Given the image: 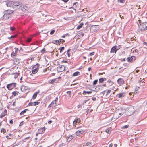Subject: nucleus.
I'll list each match as a JSON object with an SVG mask.
<instances>
[{
	"label": "nucleus",
	"instance_id": "obj_1",
	"mask_svg": "<svg viewBox=\"0 0 147 147\" xmlns=\"http://www.w3.org/2000/svg\"><path fill=\"white\" fill-rule=\"evenodd\" d=\"M138 24V30L142 31L147 30V22H140Z\"/></svg>",
	"mask_w": 147,
	"mask_h": 147
},
{
	"label": "nucleus",
	"instance_id": "obj_2",
	"mask_svg": "<svg viewBox=\"0 0 147 147\" xmlns=\"http://www.w3.org/2000/svg\"><path fill=\"white\" fill-rule=\"evenodd\" d=\"M13 12L11 10H5L4 12V14L3 16V19L5 20L8 19L12 14Z\"/></svg>",
	"mask_w": 147,
	"mask_h": 147
},
{
	"label": "nucleus",
	"instance_id": "obj_3",
	"mask_svg": "<svg viewBox=\"0 0 147 147\" xmlns=\"http://www.w3.org/2000/svg\"><path fill=\"white\" fill-rule=\"evenodd\" d=\"M123 111H125L126 115L128 116L131 115L135 112L134 108L133 107H131L125 110H123Z\"/></svg>",
	"mask_w": 147,
	"mask_h": 147
},
{
	"label": "nucleus",
	"instance_id": "obj_4",
	"mask_svg": "<svg viewBox=\"0 0 147 147\" xmlns=\"http://www.w3.org/2000/svg\"><path fill=\"white\" fill-rule=\"evenodd\" d=\"M58 99L57 98H56L49 105L48 107H53L57 106L58 104L57 100Z\"/></svg>",
	"mask_w": 147,
	"mask_h": 147
},
{
	"label": "nucleus",
	"instance_id": "obj_5",
	"mask_svg": "<svg viewBox=\"0 0 147 147\" xmlns=\"http://www.w3.org/2000/svg\"><path fill=\"white\" fill-rule=\"evenodd\" d=\"M40 65L38 64H37L34 66L32 68V72L33 74H36L38 71V67Z\"/></svg>",
	"mask_w": 147,
	"mask_h": 147
},
{
	"label": "nucleus",
	"instance_id": "obj_6",
	"mask_svg": "<svg viewBox=\"0 0 147 147\" xmlns=\"http://www.w3.org/2000/svg\"><path fill=\"white\" fill-rule=\"evenodd\" d=\"M22 4L20 2L16 1L13 2V8H19L20 7H22Z\"/></svg>",
	"mask_w": 147,
	"mask_h": 147
},
{
	"label": "nucleus",
	"instance_id": "obj_7",
	"mask_svg": "<svg viewBox=\"0 0 147 147\" xmlns=\"http://www.w3.org/2000/svg\"><path fill=\"white\" fill-rule=\"evenodd\" d=\"M16 83H11L7 84V87L9 90H11L16 86Z\"/></svg>",
	"mask_w": 147,
	"mask_h": 147
},
{
	"label": "nucleus",
	"instance_id": "obj_8",
	"mask_svg": "<svg viewBox=\"0 0 147 147\" xmlns=\"http://www.w3.org/2000/svg\"><path fill=\"white\" fill-rule=\"evenodd\" d=\"M123 110H121V113H115L113 117H115V118L116 119H117L119 117L121 116V115L123 114L124 112H125V111H123Z\"/></svg>",
	"mask_w": 147,
	"mask_h": 147
},
{
	"label": "nucleus",
	"instance_id": "obj_9",
	"mask_svg": "<svg viewBox=\"0 0 147 147\" xmlns=\"http://www.w3.org/2000/svg\"><path fill=\"white\" fill-rule=\"evenodd\" d=\"M57 69V71L59 72H62L65 70V67L64 65L58 67Z\"/></svg>",
	"mask_w": 147,
	"mask_h": 147
},
{
	"label": "nucleus",
	"instance_id": "obj_10",
	"mask_svg": "<svg viewBox=\"0 0 147 147\" xmlns=\"http://www.w3.org/2000/svg\"><path fill=\"white\" fill-rule=\"evenodd\" d=\"M98 26V25H94L91 26L90 28L91 31L92 32L96 31L98 30L96 27Z\"/></svg>",
	"mask_w": 147,
	"mask_h": 147
},
{
	"label": "nucleus",
	"instance_id": "obj_11",
	"mask_svg": "<svg viewBox=\"0 0 147 147\" xmlns=\"http://www.w3.org/2000/svg\"><path fill=\"white\" fill-rule=\"evenodd\" d=\"M136 59V57L134 56H132L129 57L127 59V61L129 62H131L133 61Z\"/></svg>",
	"mask_w": 147,
	"mask_h": 147
},
{
	"label": "nucleus",
	"instance_id": "obj_12",
	"mask_svg": "<svg viewBox=\"0 0 147 147\" xmlns=\"http://www.w3.org/2000/svg\"><path fill=\"white\" fill-rule=\"evenodd\" d=\"M6 5L8 7H12L13 8V1H10L7 2L6 3Z\"/></svg>",
	"mask_w": 147,
	"mask_h": 147
},
{
	"label": "nucleus",
	"instance_id": "obj_13",
	"mask_svg": "<svg viewBox=\"0 0 147 147\" xmlns=\"http://www.w3.org/2000/svg\"><path fill=\"white\" fill-rule=\"evenodd\" d=\"M21 90L23 92H25L28 89V87L24 86V85H22L21 87Z\"/></svg>",
	"mask_w": 147,
	"mask_h": 147
},
{
	"label": "nucleus",
	"instance_id": "obj_14",
	"mask_svg": "<svg viewBox=\"0 0 147 147\" xmlns=\"http://www.w3.org/2000/svg\"><path fill=\"white\" fill-rule=\"evenodd\" d=\"M13 60L14 63L16 65L18 64L20 62V60L17 58H15Z\"/></svg>",
	"mask_w": 147,
	"mask_h": 147
},
{
	"label": "nucleus",
	"instance_id": "obj_15",
	"mask_svg": "<svg viewBox=\"0 0 147 147\" xmlns=\"http://www.w3.org/2000/svg\"><path fill=\"white\" fill-rule=\"evenodd\" d=\"M40 102L37 101L35 102H30L28 105L29 106H36L39 104Z\"/></svg>",
	"mask_w": 147,
	"mask_h": 147
},
{
	"label": "nucleus",
	"instance_id": "obj_16",
	"mask_svg": "<svg viewBox=\"0 0 147 147\" xmlns=\"http://www.w3.org/2000/svg\"><path fill=\"white\" fill-rule=\"evenodd\" d=\"M118 84L119 85L123 84L124 83L123 80L122 78L119 79L117 81Z\"/></svg>",
	"mask_w": 147,
	"mask_h": 147
},
{
	"label": "nucleus",
	"instance_id": "obj_17",
	"mask_svg": "<svg viewBox=\"0 0 147 147\" xmlns=\"http://www.w3.org/2000/svg\"><path fill=\"white\" fill-rule=\"evenodd\" d=\"M57 79H54L52 80H50L48 82L50 84H53L55 82H57Z\"/></svg>",
	"mask_w": 147,
	"mask_h": 147
},
{
	"label": "nucleus",
	"instance_id": "obj_18",
	"mask_svg": "<svg viewBox=\"0 0 147 147\" xmlns=\"http://www.w3.org/2000/svg\"><path fill=\"white\" fill-rule=\"evenodd\" d=\"M117 50L116 49V47H113L111 49V53H116Z\"/></svg>",
	"mask_w": 147,
	"mask_h": 147
},
{
	"label": "nucleus",
	"instance_id": "obj_19",
	"mask_svg": "<svg viewBox=\"0 0 147 147\" xmlns=\"http://www.w3.org/2000/svg\"><path fill=\"white\" fill-rule=\"evenodd\" d=\"M7 114V111L5 110L3 113H2L0 115V117L2 118L3 117L5 116Z\"/></svg>",
	"mask_w": 147,
	"mask_h": 147
},
{
	"label": "nucleus",
	"instance_id": "obj_20",
	"mask_svg": "<svg viewBox=\"0 0 147 147\" xmlns=\"http://www.w3.org/2000/svg\"><path fill=\"white\" fill-rule=\"evenodd\" d=\"M74 137L72 135H70L69 136H68L67 137V141L69 142L71 139L73 138Z\"/></svg>",
	"mask_w": 147,
	"mask_h": 147
},
{
	"label": "nucleus",
	"instance_id": "obj_21",
	"mask_svg": "<svg viewBox=\"0 0 147 147\" xmlns=\"http://www.w3.org/2000/svg\"><path fill=\"white\" fill-rule=\"evenodd\" d=\"M136 37H131L129 38V42H132L133 43L134 41H136Z\"/></svg>",
	"mask_w": 147,
	"mask_h": 147
},
{
	"label": "nucleus",
	"instance_id": "obj_22",
	"mask_svg": "<svg viewBox=\"0 0 147 147\" xmlns=\"http://www.w3.org/2000/svg\"><path fill=\"white\" fill-rule=\"evenodd\" d=\"M117 96L119 98L123 97L125 96L124 93H120L117 95Z\"/></svg>",
	"mask_w": 147,
	"mask_h": 147
},
{
	"label": "nucleus",
	"instance_id": "obj_23",
	"mask_svg": "<svg viewBox=\"0 0 147 147\" xmlns=\"http://www.w3.org/2000/svg\"><path fill=\"white\" fill-rule=\"evenodd\" d=\"M38 93L39 92H36L35 93L33 96L32 98L33 99H35L37 95L38 94Z\"/></svg>",
	"mask_w": 147,
	"mask_h": 147
},
{
	"label": "nucleus",
	"instance_id": "obj_24",
	"mask_svg": "<svg viewBox=\"0 0 147 147\" xmlns=\"http://www.w3.org/2000/svg\"><path fill=\"white\" fill-rule=\"evenodd\" d=\"M39 130L40 131V133L41 134H42L45 131V129L42 128V127L40 129H39Z\"/></svg>",
	"mask_w": 147,
	"mask_h": 147
},
{
	"label": "nucleus",
	"instance_id": "obj_25",
	"mask_svg": "<svg viewBox=\"0 0 147 147\" xmlns=\"http://www.w3.org/2000/svg\"><path fill=\"white\" fill-rule=\"evenodd\" d=\"M70 51V50L69 49L67 51V52H65V53H64L65 54V55H67L69 57L70 56V54L69 53Z\"/></svg>",
	"mask_w": 147,
	"mask_h": 147
},
{
	"label": "nucleus",
	"instance_id": "obj_26",
	"mask_svg": "<svg viewBox=\"0 0 147 147\" xmlns=\"http://www.w3.org/2000/svg\"><path fill=\"white\" fill-rule=\"evenodd\" d=\"M28 8L26 6H23V7L22 8V10L23 11H25L28 10Z\"/></svg>",
	"mask_w": 147,
	"mask_h": 147
},
{
	"label": "nucleus",
	"instance_id": "obj_27",
	"mask_svg": "<svg viewBox=\"0 0 147 147\" xmlns=\"http://www.w3.org/2000/svg\"><path fill=\"white\" fill-rule=\"evenodd\" d=\"M111 90H108L106 93V97H109L110 95H109V94L110 93Z\"/></svg>",
	"mask_w": 147,
	"mask_h": 147
},
{
	"label": "nucleus",
	"instance_id": "obj_28",
	"mask_svg": "<svg viewBox=\"0 0 147 147\" xmlns=\"http://www.w3.org/2000/svg\"><path fill=\"white\" fill-rule=\"evenodd\" d=\"M28 110V109H25L23 111H22L20 113V115H23L24 113L26 112Z\"/></svg>",
	"mask_w": 147,
	"mask_h": 147
},
{
	"label": "nucleus",
	"instance_id": "obj_29",
	"mask_svg": "<svg viewBox=\"0 0 147 147\" xmlns=\"http://www.w3.org/2000/svg\"><path fill=\"white\" fill-rule=\"evenodd\" d=\"M107 82L109 84V85H111L113 84V82L110 79L108 80L107 81Z\"/></svg>",
	"mask_w": 147,
	"mask_h": 147
},
{
	"label": "nucleus",
	"instance_id": "obj_30",
	"mask_svg": "<svg viewBox=\"0 0 147 147\" xmlns=\"http://www.w3.org/2000/svg\"><path fill=\"white\" fill-rule=\"evenodd\" d=\"M80 73L79 72L77 71L74 73L73 76H76L78 75H80Z\"/></svg>",
	"mask_w": 147,
	"mask_h": 147
},
{
	"label": "nucleus",
	"instance_id": "obj_31",
	"mask_svg": "<svg viewBox=\"0 0 147 147\" xmlns=\"http://www.w3.org/2000/svg\"><path fill=\"white\" fill-rule=\"evenodd\" d=\"M83 25V23H81L80 25L78 26L77 29H80L82 27V26Z\"/></svg>",
	"mask_w": 147,
	"mask_h": 147
},
{
	"label": "nucleus",
	"instance_id": "obj_32",
	"mask_svg": "<svg viewBox=\"0 0 147 147\" xmlns=\"http://www.w3.org/2000/svg\"><path fill=\"white\" fill-rule=\"evenodd\" d=\"M18 92H17L16 91H14L12 93V94L13 95H14V96H15L16 95H18Z\"/></svg>",
	"mask_w": 147,
	"mask_h": 147
},
{
	"label": "nucleus",
	"instance_id": "obj_33",
	"mask_svg": "<svg viewBox=\"0 0 147 147\" xmlns=\"http://www.w3.org/2000/svg\"><path fill=\"white\" fill-rule=\"evenodd\" d=\"M92 91H84L83 92V93L84 94H86V93H88V94H90L92 93Z\"/></svg>",
	"mask_w": 147,
	"mask_h": 147
},
{
	"label": "nucleus",
	"instance_id": "obj_34",
	"mask_svg": "<svg viewBox=\"0 0 147 147\" xmlns=\"http://www.w3.org/2000/svg\"><path fill=\"white\" fill-rule=\"evenodd\" d=\"M105 131L106 132L109 134L111 132V130L109 128L106 129L105 130Z\"/></svg>",
	"mask_w": 147,
	"mask_h": 147
},
{
	"label": "nucleus",
	"instance_id": "obj_35",
	"mask_svg": "<svg viewBox=\"0 0 147 147\" xmlns=\"http://www.w3.org/2000/svg\"><path fill=\"white\" fill-rule=\"evenodd\" d=\"M104 81V78H100L99 79V82L100 83H102Z\"/></svg>",
	"mask_w": 147,
	"mask_h": 147
},
{
	"label": "nucleus",
	"instance_id": "obj_36",
	"mask_svg": "<svg viewBox=\"0 0 147 147\" xmlns=\"http://www.w3.org/2000/svg\"><path fill=\"white\" fill-rule=\"evenodd\" d=\"M128 127L129 125H127L122 127L121 128L122 129H124L125 128H128Z\"/></svg>",
	"mask_w": 147,
	"mask_h": 147
},
{
	"label": "nucleus",
	"instance_id": "obj_37",
	"mask_svg": "<svg viewBox=\"0 0 147 147\" xmlns=\"http://www.w3.org/2000/svg\"><path fill=\"white\" fill-rule=\"evenodd\" d=\"M59 41V44H60L61 42L62 43H63V42H64V40L62 39H60L59 40H58Z\"/></svg>",
	"mask_w": 147,
	"mask_h": 147
},
{
	"label": "nucleus",
	"instance_id": "obj_38",
	"mask_svg": "<svg viewBox=\"0 0 147 147\" xmlns=\"http://www.w3.org/2000/svg\"><path fill=\"white\" fill-rule=\"evenodd\" d=\"M67 92L69 94L68 97L70 98L71 95V92L70 91H68Z\"/></svg>",
	"mask_w": 147,
	"mask_h": 147
},
{
	"label": "nucleus",
	"instance_id": "obj_39",
	"mask_svg": "<svg viewBox=\"0 0 147 147\" xmlns=\"http://www.w3.org/2000/svg\"><path fill=\"white\" fill-rule=\"evenodd\" d=\"M86 144L87 146H91L92 145L91 143L89 142H87Z\"/></svg>",
	"mask_w": 147,
	"mask_h": 147
},
{
	"label": "nucleus",
	"instance_id": "obj_40",
	"mask_svg": "<svg viewBox=\"0 0 147 147\" xmlns=\"http://www.w3.org/2000/svg\"><path fill=\"white\" fill-rule=\"evenodd\" d=\"M78 131L79 132V133L80 134H81L83 133L85 131V130H82V129H80L78 130Z\"/></svg>",
	"mask_w": 147,
	"mask_h": 147
},
{
	"label": "nucleus",
	"instance_id": "obj_41",
	"mask_svg": "<svg viewBox=\"0 0 147 147\" xmlns=\"http://www.w3.org/2000/svg\"><path fill=\"white\" fill-rule=\"evenodd\" d=\"M54 43L56 44H59V41L58 40H55L53 41Z\"/></svg>",
	"mask_w": 147,
	"mask_h": 147
},
{
	"label": "nucleus",
	"instance_id": "obj_42",
	"mask_svg": "<svg viewBox=\"0 0 147 147\" xmlns=\"http://www.w3.org/2000/svg\"><path fill=\"white\" fill-rule=\"evenodd\" d=\"M64 47H61L60 48V53H61L62 51L63 50H64Z\"/></svg>",
	"mask_w": 147,
	"mask_h": 147
},
{
	"label": "nucleus",
	"instance_id": "obj_43",
	"mask_svg": "<svg viewBox=\"0 0 147 147\" xmlns=\"http://www.w3.org/2000/svg\"><path fill=\"white\" fill-rule=\"evenodd\" d=\"M98 82V80H95L93 82V85H96Z\"/></svg>",
	"mask_w": 147,
	"mask_h": 147
},
{
	"label": "nucleus",
	"instance_id": "obj_44",
	"mask_svg": "<svg viewBox=\"0 0 147 147\" xmlns=\"http://www.w3.org/2000/svg\"><path fill=\"white\" fill-rule=\"evenodd\" d=\"M40 51L42 53H45V48H43Z\"/></svg>",
	"mask_w": 147,
	"mask_h": 147
},
{
	"label": "nucleus",
	"instance_id": "obj_45",
	"mask_svg": "<svg viewBox=\"0 0 147 147\" xmlns=\"http://www.w3.org/2000/svg\"><path fill=\"white\" fill-rule=\"evenodd\" d=\"M78 5V3L77 2H76L74 3L73 5V6L74 7H77V5Z\"/></svg>",
	"mask_w": 147,
	"mask_h": 147
},
{
	"label": "nucleus",
	"instance_id": "obj_46",
	"mask_svg": "<svg viewBox=\"0 0 147 147\" xmlns=\"http://www.w3.org/2000/svg\"><path fill=\"white\" fill-rule=\"evenodd\" d=\"M1 132H3V133H5L6 132V130L4 128H2L1 131Z\"/></svg>",
	"mask_w": 147,
	"mask_h": 147
},
{
	"label": "nucleus",
	"instance_id": "obj_47",
	"mask_svg": "<svg viewBox=\"0 0 147 147\" xmlns=\"http://www.w3.org/2000/svg\"><path fill=\"white\" fill-rule=\"evenodd\" d=\"M55 31L54 30H52L50 33V34L51 35H52L54 34V33L55 32Z\"/></svg>",
	"mask_w": 147,
	"mask_h": 147
},
{
	"label": "nucleus",
	"instance_id": "obj_48",
	"mask_svg": "<svg viewBox=\"0 0 147 147\" xmlns=\"http://www.w3.org/2000/svg\"><path fill=\"white\" fill-rule=\"evenodd\" d=\"M119 2L121 3H123L125 1V0H118Z\"/></svg>",
	"mask_w": 147,
	"mask_h": 147
},
{
	"label": "nucleus",
	"instance_id": "obj_49",
	"mask_svg": "<svg viewBox=\"0 0 147 147\" xmlns=\"http://www.w3.org/2000/svg\"><path fill=\"white\" fill-rule=\"evenodd\" d=\"M31 40H32L31 38H28L27 39V41L28 42H30L31 41Z\"/></svg>",
	"mask_w": 147,
	"mask_h": 147
},
{
	"label": "nucleus",
	"instance_id": "obj_50",
	"mask_svg": "<svg viewBox=\"0 0 147 147\" xmlns=\"http://www.w3.org/2000/svg\"><path fill=\"white\" fill-rule=\"evenodd\" d=\"M15 29V28L14 27H11L10 28V30L12 31H14Z\"/></svg>",
	"mask_w": 147,
	"mask_h": 147
},
{
	"label": "nucleus",
	"instance_id": "obj_51",
	"mask_svg": "<svg viewBox=\"0 0 147 147\" xmlns=\"http://www.w3.org/2000/svg\"><path fill=\"white\" fill-rule=\"evenodd\" d=\"M77 122L76 121H75V120L74 121L73 123V125H76V124H77Z\"/></svg>",
	"mask_w": 147,
	"mask_h": 147
},
{
	"label": "nucleus",
	"instance_id": "obj_52",
	"mask_svg": "<svg viewBox=\"0 0 147 147\" xmlns=\"http://www.w3.org/2000/svg\"><path fill=\"white\" fill-rule=\"evenodd\" d=\"M94 52H92L90 53L89 54V55L90 56H92V55H94Z\"/></svg>",
	"mask_w": 147,
	"mask_h": 147
},
{
	"label": "nucleus",
	"instance_id": "obj_53",
	"mask_svg": "<svg viewBox=\"0 0 147 147\" xmlns=\"http://www.w3.org/2000/svg\"><path fill=\"white\" fill-rule=\"evenodd\" d=\"M79 119L76 118V119H75L74 120L78 122V121H79Z\"/></svg>",
	"mask_w": 147,
	"mask_h": 147
},
{
	"label": "nucleus",
	"instance_id": "obj_54",
	"mask_svg": "<svg viewBox=\"0 0 147 147\" xmlns=\"http://www.w3.org/2000/svg\"><path fill=\"white\" fill-rule=\"evenodd\" d=\"M9 123L11 124H13V122L12 120H11L9 121Z\"/></svg>",
	"mask_w": 147,
	"mask_h": 147
},
{
	"label": "nucleus",
	"instance_id": "obj_55",
	"mask_svg": "<svg viewBox=\"0 0 147 147\" xmlns=\"http://www.w3.org/2000/svg\"><path fill=\"white\" fill-rule=\"evenodd\" d=\"M80 134L79 133L78 131L76 132V134L77 135H78Z\"/></svg>",
	"mask_w": 147,
	"mask_h": 147
},
{
	"label": "nucleus",
	"instance_id": "obj_56",
	"mask_svg": "<svg viewBox=\"0 0 147 147\" xmlns=\"http://www.w3.org/2000/svg\"><path fill=\"white\" fill-rule=\"evenodd\" d=\"M84 34H80L79 36H80V37H82L83 36Z\"/></svg>",
	"mask_w": 147,
	"mask_h": 147
},
{
	"label": "nucleus",
	"instance_id": "obj_57",
	"mask_svg": "<svg viewBox=\"0 0 147 147\" xmlns=\"http://www.w3.org/2000/svg\"><path fill=\"white\" fill-rule=\"evenodd\" d=\"M23 124V122L22 121V122H21L20 123V124L19 125V126H21Z\"/></svg>",
	"mask_w": 147,
	"mask_h": 147
},
{
	"label": "nucleus",
	"instance_id": "obj_58",
	"mask_svg": "<svg viewBox=\"0 0 147 147\" xmlns=\"http://www.w3.org/2000/svg\"><path fill=\"white\" fill-rule=\"evenodd\" d=\"M92 99L93 101H95L96 100V98L95 97H92Z\"/></svg>",
	"mask_w": 147,
	"mask_h": 147
},
{
	"label": "nucleus",
	"instance_id": "obj_59",
	"mask_svg": "<svg viewBox=\"0 0 147 147\" xmlns=\"http://www.w3.org/2000/svg\"><path fill=\"white\" fill-rule=\"evenodd\" d=\"M134 51L135 52L137 53H138V50H137V49H136Z\"/></svg>",
	"mask_w": 147,
	"mask_h": 147
},
{
	"label": "nucleus",
	"instance_id": "obj_60",
	"mask_svg": "<svg viewBox=\"0 0 147 147\" xmlns=\"http://www.w3.org/2000/svg\"><path fill=\"white\" fill-rule=\"evenodd\" d=\"M52 121L51 120H50L48 121V123L49 124H51L52 123Z\"/></svg>",
	"mask_w": 147,
	"mask_h": 147
},
{
	"label": "nucleus",
	"instance_id": "obj_61",
	"mask_svg": "<svg viewBox=\"0 0 147 147\" xmlns=\"http://www.w3.org/2000/svg\"><path fill=\"white\" fill-rule=\"evenodd\" d=\"M62 0L65 2H67L69 1V0Z\"/></svg>",
	"mask_w": 147,
	"mask_h": 147
},
{
	"label": "nucleus",
	"instance_id": "obj_62",
	"mask_svg": "<svg viewBox=\"0 0 147 147\" xmlns=\"http://www.w3.org/2000/svg\"><path fill=\"white\" fill-rule=\"evenodd\" d=\"M113 146V145L112 143L110 144L109 145V147H112Z\"/></svg>",
	"mask_w": 147,
	"mask_h": 147
},
{
	"label": "nucleus",
	"instance_id": "obj_63",
	"mask_svg": "<svg viewBox=\"0 0 147 147\" xmlns=\"http://www.w3.org/2000/svg\"><path fill=\"white\" fill-rule=\"evenodd\" d=\"M91 68L90 67L88 68V70L89 71H90L91 70Z\"/></svg>",
	"mask_w": 147,
	"mask_h": 147
},
{
	"label": "nucleus",
	"instance_id": "obj_64",
	"mask_svg": "<svg viewBox=\"0 0 147 147\" xmlns=\"http://www.w3.org/2000/svg\"><path fill=\"white\" fill-rule=\"evenodd\" d=\"M65 35L64 34L62 36V38H64L65 37Z\"/></svg>",
	"mask_w": 147,
	"mask_h": 147
}]
</instances>
